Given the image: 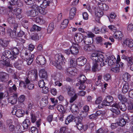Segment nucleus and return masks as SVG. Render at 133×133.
Returning a JSON list of instances; mask_svg holds the SVG:
<instances>
[{"instance_id":"680f3d73","label":"nucleus","mask_w":133,"mask_h":133,"mask_svg":"<svg viewBox=\"0 0 133 133\" xmlns=\"http://www.w3.org/2000/svg\"><path fill=\"white\" fill-rule=\"evenodd\" d=\"M57 109L61 112H64V107L62 105H59L57 106Z\"/></svg>"},{"instance_id":"f03ea898","label":"nucleus","mask_w":133,"mask_h":133,"mask_svg":"<svg viewBox=\"0 0 133 133\" xmlns=\"http://www.w3.org/2000/svg\"><path fill=\"white\" fill-rule=\"evenodd\" d=\"M55 61L53 63L59 69L62 68L65 63V59L63 56L61 54H57L55 56Z\"/></svg>"},{"instance_id":"13d9d810","label":"nucleus","mask_w":133,"mask_h":133,"mask_svg":"<svg viewBox=\"0 0 133 133\" xmlns=\"http://www.w3.org/2000/svg\"><path fill=\"white\" fill-rule=\"evenodd\" d=\"M37 117L35 115V114L32 113L31 115L30 120L32 123H34L37 120Z\"/></svg>"},{"instance_id":"4c0bfd02","label":"nucleus","mask_w":133,"mask_h":133,"mask_svg":"<svg viewBox=\"0 0 133 133\" xmlns=\"http://www.w3.org/2000/svg\"><path fill=\"white\" fill-rule=\"evenodd\" d=\"M9 41L5 39H0V45L3 47L5 48L7 46Z\"/></svg>"},{"instance_id":"2f4dec72","label":"nucleus","mask_w":133,"mask_h":133,"mask_svg":"<svg viewBox=\"0 0 133 133\" xmlns=\"http://www.w3.org/2000/svg\"><path fill=\"white\" fill-rule=\"evenodd\" d=\"M11 51L12 53V56L14 59H16L17 57V55L19 53V51L18 49L16 47H14L11 49Z\"/></svg>"},{"instance_id":"c756f323","label":"nucleus","mask_w":133,"mask_h":133,"mask_svg":"<svg viewBox=\"0 0 133 133\" xmlns=\"http://www.w3.org/2000/svg\"><path fill=\"white\" fill-rule=\"evenodd\" d=\"M84 49L85 51H90L94 50L95 46L93 44L86 45L84 46Z\"/></svg>"},{"instance_id":"e2e57ef3","label":"nucleus","mask_w":133,"mask_h":133,"mask_svg":"<svg viewBox=\"0 0 133 133\" xmlns=\"http://www.w3.org/2000/svg\"><path fill=\"white\" fill-rule=\"evenodd\" d=\"M17 89V88L16 85L14 84L11 87H10L9 89V91L10 93L13 92L14 91H16Z\"/></svg>"},{"instance_id":"4d7b16f0","label":"nucleus","mask_w":133,"mask_h":133,"mask_svg":"<svg viewBox=\"0 0 133 133\" xmlns=\"http://www.w3.org/2000/svg\"><path fill=\"white\" fill-rule=\"evenodd\" d=\"M36 22L41 24H43L45 23V21L42 18L39 17L36 18Z\"/></svg>"},{"instance_id":"aec40b11","label":"nucleus","mask_w":133,"mask_h":133,"mask_svg":"<svg viewBox=\"0 0 133 133\" xmlns=\"http://www.w3.org/2000/svg\"><path fill=\"white\" fill-rule=\"evenodd\" d=\"M87 60L85 58L83 57L78 58L77 59V64L80 66L84 65L86 62Z\"/></svg>"},{"instance_id":"c85d7f7f","label":"nucleus","mask_w":133,"mask_h":133,"mask_svg":"<svg viewBox=\"0 0 133 133\" xmlns=\"http://www.w3.org/2000/svg\"><path fill=\"white\" fill-rule=\"evenodd\" d=\"M120 60V56L118 55L117 57V72L119 71L120 69L119 68L122 67L123 65V63L122 62H119Z\"/></svg>"},{"instance_id":"69168bd1","label":"nucleus","mask_w":133,"mask_h":133,"mask_svg":"<svg viewBox=\"0 0 133 133\" xmlns=\"http://www.w3.org/2000/svg\"><path fill=\"white\" fill-rule=\"evenodd\" d=\"M50 3L49 1H47L46 0H45L43 2L41 5H42L43 8H45L48 6L49 5V4Z\"/></svg>"},{"instance_id":"4468645a","label":"nucleus","mask_w":133,"mask_h":133,"mask_svg":"<svg viewBox=\"0 0 133 133\" xmlns=\"http://www.w3.org/2000/svg\"><path fill=\"white\" fill-rule=\"evenodd\" d=\"M17 94L15 93L12 96L10 97L8 99V103L12 104H15L17 102Z\"/></svg>"},{"instance_id":"a878e982","label":"nucleus","mask_w":133,"mask_h":133,"mask_svg":"<svg viewBox=\"0 0 133 133\" xmlns=\"http://www.w3.org/2000/svg\"><path fill=\"white\" fill-rule=\"evenodd\" d=\"M25 81L26 82L27 88L29 90H31L34 88V84L31 83L32 81H29L28 79H25Z\"/></svg>"},{"instance_id":"39448f33","label":"nucleus","mask_w":133,"mask_h":133,"mask_svg":"<svg viewBox=\"0 0 133 133\" xmlns=\"http://www.w3.org/2000/svg\"><path fill=\"white\" fill-rule=\"evenodd\" d=\"M37 71L36 69L31 70L29 71L28 77L25 79H28L29 81H32L37 77Z\"/></svg>"},{"instance_id":"9d476101","label":"nucleus","mask_w":133,"mask_h":133,"mask_svg":"<svg viewBox=\"0 0 133 133\" xmlns=\"http://www.w3.org/2000/svg\"><path fill=\"white\" fill-rule=\"evenodd\" d=\"M113 101V98L111 96H107L106 97L104 100L103 101L104 105L108 106L110 105L111 103Z\"/></svg>"},{"instance_id":"0eeeda50","label":"nucleus","mask_w":133,"mask_h":133,"mask_svg":"<svg viewBox=\"0 0 133 133\" xmlns=\"http://www.w3.org/2000/svg\"><path fill=\"white\" fill-rule=\"evenodd\" d=\"M32 8L36 11H38L41 14L44 15L48 13L47 10L44 8H42L41 6H38L36 5H33Z\"/></svg>"},{"instance_id":"49530a36","label":"nucleus","mask_w":133,"mask_h":133,"mask_svg":"<svg viewBox=\"0 0 133 133\" xmlns=\"http://www.w3.org/2000/svg\"><path fill=\"white\" fill-rule=\"evenodd\" d=\"M112 108L110 109V110L113 112L114 114L113 115L114 117H116V104H114L112 105Z\"/></svg>"},{"instance_id":"a18cd8bd","label":"nucleus","mask_w":133,"mask_h":133,"mask_svg":"<svg viewBox=\"0 0 133 133\" xmlns=\"http://www.w3.org/2000/svg\"><path fill=\"white\" fill-rule=\"evenodd\" d=\"M84 111H83V116L85 117L88 115L87 112L89 110V107L87 105H85L83 107Z\"/></svg>"},{"instance_id":"473e14b6","label":"nucleus","mask_w":133,"mask_h":133,"mask_svg":"<svg viewBox=\"0 0 133 133\" xmlns=\"http://www.w3.org/2000/svg\"><path fill=\"white\" fill-rule=\"evenodd\" d=\"M39 75L42 78H46L47 77V72L44 69H41L39 72Z\"/></svg>"},{"instance_id":"6ab92c4d","label":"nucleus","mask_w":133,"mask_h":133,"mask_svg":"<svg viewBox=\"0 0 133 133\" xmlns=\"http://www.w3.org/2000/svg\"><path fill=\"white\" fill-rule=\"evenodd\" d=\"M9 78V75L5 72L0 73V81L4 82L7 81Z\"/></svg>"},{"instance_id":"c03bdc74","label":"nucleus","mask_w":133,"mask_h":133,"mask_svg":"<svg viewBox=\"0 0 133 133\" xmlns=\"http://www.w3.org/2000/svg\"><path fill=\"white\" fill-rule=\"evenodd\" d=\"M129 86L128 83H125L122 89V92L124 93L127 92L129 89Z\"/></svg>"},{"instance_id":"f257e3e1","label":"nucleus","mask_w":133,"mask_h":133,"mask_svg":"<svg viewBox=\"0 0 133 133\" xmlns=\"http://www.w3.org/2000/svg\"><path fill=\"white\" fill-rule=\"evenodd\" d=\"M8 8L10 10L8 13L7 21L9 24L13 27L14 31H15L18 27V24L15 21L14 15L12 12L13 8L12 6H9Z\"/></svg>"},{"instance_id":"ea45409f","label":"nucleus","mask_w":133,"mask_h":133,"mask_svg":"<svg viewBox=\"0 0 133 133\" xmlns=\"http://www.w3.org/2000/svg\"><path fill=\"white\" fill-rule=\"evenodd\" d=\"M70 109L72 113L76 114H77L78 110L77 106L76 104H73L71 107Z\"/></svg>"},{"instance_id":"cd10ccee","label":"nucleus","mask_w":133,"mask_h":133,"mask_svg":"<svg viewBox=\"0 0 133 133\" xmlns=\"http://www.w3.org/2000/svg\"><path fill=\"white\" fill-rule=\"evenodd\" d=\"M76 11V8L73 7L72 8L70 11L69 18L70 19H72L75 16Z\"/></svg>"},{"instance_id":"412c9836","label":"nucleus","mask_w":133,"mask_h":133,"mask_svg":"<svg viewBox=\"0 0 133 133\" xmlns=\"http://www.w3.org/2000/svg\"><path fill=\"white\" fill-rule=\"evenodd\" d=\"M13 10L17 18H19L21 17V14L22 12V10L21 8H16L14 9V10L13 9L12 10Z\"/></svg>"},{"instance_id":"58836bf2","label":"nucleus","mask_w":133,"mask_h":133,"mask_svg":"<svg viewBox=\"0 0 133 133\" xmlns=\"http://www.w3.org/2000/svg\"><path fill=\"white\" fill-rule=\"evenodd\" d=\"M131 77V76L129 74L126 72L123 74V79L124 82H127L129 81Z\"/></svg>"},{"instance_id":"338daca9","label":"nucleus","mask_w":133,"mask_h":133,"mask_svg":"<svg viewBox=\"0 0 133 133\" xmlns=\"http://www.w3.org/2000/svg\"><path fill=\"white\" fill-rule=\"evenodd\" d=\"M127 30L129 32L133 31V24H130L128 25L127 27Z\"/></svg>"},{"instance_id":"8fccbe9b","label":"nucleus","mask_w":133,"mask_h":133,"mask_svg":"<svg viewBox=\"0 0 133 133\" xmlns=\"http://www.w3.org/2000/svg\"><path fill=\"white\" fill-rule=\"evenodd\" d=\"M118 98L121 101L124 102H128V100L126 97L122 95H119L118 96Z\"/></svg>"},{"instance_id":"dca6fc26","label":"nucleus","mask_w":133,"mask_h":133,"mask_svg":"<svg viewBox=\"0 0 133 133\" xmlns=\"http://www.w3.org/2000/svg\"><path fill=\"white\" fill-rule=\"evenodd\" d=\"M66 89L67 94L70 96H71L75 93V91L74 88L70 86H66Z\"/></svg>"},{"instance_id":"3c124183","label":"nucleus","mask_w":133,"mask_h":133,"mask_svg":"<svg viewBox=\"0 0 133 133\" xmlns=\"http://www.w3.org/2000/svg\"><path fill=\"white\" fill-rule=\"evenodd\" d=\"M83 42L86 45L91 44V41L90 40V38L87 36L85 37Z\"/></svg>"},{"instance_id":"603ef678","label":"nucleus","mask_w":133,"mask_h":133,"mask_svg":"<svg viewBox=\"0 0 133 133\" xmlns=\"http://www.w3.org/2000/svg\"><path fill=\"white\" fill-rule=\"evenodd\" d=\"M123 35L121 31H117V39L119 41H121L122 39Z\"/></svg>"},{"instance_id":"f704fd0d","label":"nucleus","mask_w":133,"mask_h":133,"mask_svg":"<svg viewBox=\"0 0 133 133\" xmlns=\"http://www.w3.org/2000/svg\"><path fill=\"white\" fill-rule=\"evenodd\" d=\"M75 118L74 116L72 115H69L67 117L65 120V124L67 125L70 123L72 122Z\"/></svg>"},{"instance_id":"774afa93","label":"nucleus","mask_w":133,"mask_h":133,"mask_svg":"<svg viewBox=\"0 0 133 133\" xmlns=\"http://www.w3.org/2000/svg\"><path fill=\"white\" fill-rule=\"evenodd\" d=\"M108 31V29L105 27H103L101 29L100 32L102 34H105Z\"/></svg>"},{"instance_id":"79ce46f5","label":"nucleus","mask_w":133,"mask_h":133,"mask_svg":"<svg viewBox=\"0 0 133 133\" xmlns=\"http://www.w3.org/2000/svg\"><path fill=\"white\" fill-rule=\"evenodd\" d=\"M69 22L68 20L67 19L64 20L62 22L61 25V29H63L66 28Z\"/></svg>"},{"instance_id":"b1692460","label":"nucleus","mask_w":133,"mask_h":133,"mask_svg":"<svg viewBox=\"0 0 133 133\" xmlns=\"http://www.w3.org/2000/svg\"><path fill=\"white\" fill-rule=\"evenodd\" d=\"M48 97L47 96H43L40 102L41 105L42 107L45 106L48 103Z\"/></svg>"},{"instance_id":"5fc2aeb1","label":"nucleus","mask_w":133,"mask_h":133,"mask_svg":"<svg viewBox=\"0 0 133 133\" xmlns=\"http://www.w3.org/2000/svg\"><path fill=\"white\" fill-rule=\"evenodd\" d=\"M82 118L81 117H77L75 118V122L76 124L82 123Z\"/></svg>"},{"instance_id":"de8ad7c7","label":"nucleus","mask_w":133,"mask_h":133,"mask_svg":"<svg viewBox=\"0 0 133 133\" xmlns=\"http://www.w3.org/2000/svg\"><path fill=\"white\" fill-rule=\"evenodd\" d=\"M34 9V10L30 11L28 12L27 14L28 15L31 17H35L37 15V13L35 11L36 10H35Z\"/></svg>"},{"instance_id":"9b49d317","label":"nucleus","mask_w":133,"mask_h":133,"mask_svg":"<svg viewBox=\"0 0 133 133\" xmlns=\"http://www.w3.org/2000/svg\"><path fill=\"white\" fill-rule=\"evenodd\" d=\"M116 62V58L113 56L109 57L105 59V63H107L108 62V64L109 66H111L114 65V64H115Z\"/></svg>"},{"instance_id":"6e6552de","label":"nucleus","mask_w":133,"mask_h":133,"mask_svg":"<svg viewBox=\"0 0 133 133\" xmlns=\"http://www.w3.org/2000/svg\"><path fill=\"white\" fill-rule=\"evenodd\" d=\"M121 58L126 60L128 63V65L130 66V69L133 71V63L132 60L133 58L132 57H129L124 55H123L121 57Z\"/></svg>"},{"instance_id":"7ed1b4c3","label":"nucleus","mask_w":133,"mask_h":133,"mask_svg":"<svg viewBox=\"0 0 133 133\" xmlns=\"http://www.w3.org/2000/svg\"><path fill=\"white\" fill-rule=\"evenodd\" d=\"M1 58L3 60V65L6 66H8L9 65L8 63L7 62L8 59L10 60H14L12 54L10 51L8 50H5L3 52Z\"/></svg>"},{"instance_id":"052dcab7","label":"nucleus","mask_w":133,"mask_h":133,"mask_svg":"<svg viewBox=\"0 0 133 133\" xmlns=\"http://www.w3.org/2000/svg\"><path fill=\"white\" fill-rule=\"evenodd\" d=\"M96 40L98 43L101 45L103 44V39L100 36L97 37L96 38Z\"/></svg>"},{"instance_id":"bf43d9fd","label":"nucleus","mask_w":133,"mask_h":133,"mask_svg":"<svg viewBox=\"0 0 133 133\" xmlns=\"http://www.w3.org/2000/svg\"><path fill=\"white\" fill-rule=\"evenodd\" d=\"M70 64L72 66H75L77 64V60L75 58H72L70 60Z\"/></svg>"},{"instance_id":"1a4fd4ad","label":"nucleus","mask_w":133,"mask_h":133,"mask_svg":"<svg viewBox=\"0 0 133 133\" xmlns=\"http://www.w3.org/2000/svg\"><path fill=\"white\" fill-rule=\"evenodd\" d=\"M95 14L96 18H97V19L96 20L97 21H99L100 18L102 17L103 15V11L99 8L98 6L96 7L95 9Z\"/></svg>"},{"instance_id":"393cba45","label":"nucleus","mask_w":133,"mask_h":133,"mask_svg":"<svg viewBox=\"0 0 133 133\" xmlns=\"http://www.w3.org/2000/svg\"><path fill=\"white\" fill-rule=\"evenodd\" d=\"M103 100L102 98V97H99L97 98L95 101V103L97 104H99L98 106V108H101L103 107V104H101L102 101Z\"/></svg>"},{"instance_id":"ddd939ff","label":"nucleus","mask_w":133,"mask_h":133,"mask_svg":"<svg viewBox=\"0 0 133 133\" xmlns=\"http://www.w3.org/2000/svg\"><path fill=\"white\" fill-rule=\"evenodd\" d=\"M127 118L124 119L122 117V116L120 117L118 120L117 123L120 126L123 127L125 125L127 122H128L129 119L127 117H126Z\"/></svg>"},{"instance_id":"864d4df0","label":"nucleus","mask_w":133,"mask_h":133,"mask_svg":"<svg viewBox=\"0 0 133 133\" xmlns=\"http://www.w3.org/2000/svg\"><path fill=\"white\" fill-rule=\"evenodd\" d=\"M25 99V96L24 95H21L18 98V101L20 103L23 102Z\"/></svg>"},{"instance_id":"37998d69","label":"nucleus","mask_w":133,"mask_h":133,"mask_svg":"<svg viewBox=\"0 0 133 133\" xmlns=\"http://www.w3.org/2000/svg\"><path fill=\"white\" fill-rule=\"evenodd\" d=\"M99 63H93V65L92 66V71L95 72L98 71L99 70L98 68V65Z\"/></svg>"},{"instance_id":"f3484780","label":"nucleus","mask_w":133,"mask_h":133,"mask_svg":"<svg viewBox=\"0 0 133 133\" xmlns=\"http://www.w3.org/2000/svg\"><path fill=\"white\" fill-rule=\"evenodd\" d=\"M78 45V44H76L72 46L70 48V51L71 54L73 55H76L79 51Z\"/></svg>"},{"instance_id":"4be33fe9","label":"nucleus","mask_w":133,"mask_h":133,"mask_svg":"<svg viewBox=\"0 0 133 133\" xmlns=\"http://www.w3.org/2000/svg\"><path fill=\"white\" fill-rule=\"evenodd\" d=\"M72 66L71 67H69L67 70V72L68 74H69L72 75H74L77 72L76 69L74 67Z\"/></svg>"},{"instance_id":"e433bc0d","label":"nucleus","mask_w":133,"mask_h":133,"mask_svg":"<svg viewBox=\"0 0 133 133\" xmlns=\"http://www.w3.org/2000/svg\"><path fill=\"white\" fill-rule=\"evenodd\" d=\"M52 78L55 81H60L61 80V76L59 74H57L52 75Z\"/></svg>"},{"instance_id":"bb28decb","label":"nucleus","mask_w":133,"mask_h":133,"mask_svg":"<svg viewBox=\"0 0 133 133\" xmlns=\"http://www.w3.org/2000/svg\"><path fill=\"white\" fill-rule=\"evenodd\" d=\"M78 83H76V85L78 86L79 84H83L86 80V78L83 75H81L78 78Z\"/></svg>"},{"instance_id":"0e129e2a","label":"nucleus","mask_w":133,"mask_h":133,"mask_svg":"<svg viewBox=\"0 0 133 133\" xmlns=\"http://www.w3.org/2000/svg\"><path fill=\"white\" fill-rule=\"evenodd\" d=\"M38 85L40 88H43L45 86V82L42 79L39 81Z\"/></svg>"},{"instance_id":"5701e85b","label":"nucleus","mask_w":133,"mask_h":133,"mask_svg":"<svg viewBox=\"0 0 133 133\" xmlns=\"http://www.w3.org/2000/svg\"><path fill=\"white\" fill-rule=\"evenodd\" d=\"M23 63V60H19L15 63L14 66L16 68L19 70H21L22 69Z\"/></svg>"},{"instance_id":"2eb2a0df","label":"nucleus","mask_w":133,"mask_h":133,"mask_svg":"<svg viewBox=\"0 0 133 133\" xmlns=\"http://www.w3.org/2000/svg\"><path fill=\"white\" fill-rule=\"evenodd\" d=\"M36 61L38 64L43 65L46 63L45 58L42 55H39L38 56L36 59Z\"/></svg>"},{"instance_id":"a19ab883","label":"nucleus","mask_w":133,"mask_h":133,"mask_svg":"<svg viewBox=\"0 0 133 133\" xmlns=\"http://www.w3.org/2000/svg\"><path fill=\"white\" fill-rule=\"evenodd\" d=\"M54 28V24L53 23H50L47 28V32L48 33H50L53 30Z\"/></svg>"},{"instance_id":"f8f14e48","label":"nucleus","mask_w":133,"mask_h":133,"mask_svg":"<svg viewBox=\"0 0 133 133\" xmlns=\"http://www.w3.org/2000/svg\"><path fill=\"white\" fill-rule=\"evenodd\" d=\"M124 47H129L131 48L133 47V40L132 39H127L123 42L122 44Z\"/></svg>"},{"instance_id":"423d86ee","label":"nucleus","mask_w":133,"mask_h":133,"mask_svg":"<svg viewBox=\"0 0 133 133\" xmlns=\"http://www.w3.org/2000/svg\"><path fill=\"white\" fill-rule=\"evenodd\" d=\"M30 55V52H28L26 51L25 53V58L24 59L26 61L28 65H30L33 62V58L34 57V55L31 54Z\"/></svg>"},{"instance_id":"72a5a7b5","label":"nucleus","mask_w":133,"mask_h":133,"mask_svg":"<svg viewBox=\"0 0 133 133\" xmlns=\"http://www.w3.org/2000/svg\"><path fill=\"white\" fill-rule=\"evenodd\" d=\"M29 120L26 119L22 123V125L23 128L25 129H27L30 124Z\"/></svg>"},{"instance_id":"6e6d98bb","label":"nucleus","mask_w":133,"mask_h":133,"mask_svg":"<svg viewBox=\"0 0 133 133\" xmlns=\"http://www.w3.org/2000/svg\"><path fill=\"white\" fill-rule=\"evenodd\" d=\"M41 29V28L36 25H34L30 29L31 31H39Z\"/></svg>"},{"instance_id":"20e7f679","label":"nucleus","mask_w":133,"mask_h":133,"mask_svg":"<svg viewBox=\"0 0 133 133\" xmlns=\"http://www.w3.org/2000/svg\"><path fill=\"white\" fill-rule=\"evenodd\" d=\"M91 58L93 61V63H99L104 61L103 55L100 54L96 53L92 54L91 56Z\"/></svg>"},{"instance_id":"c9c22d12","label":"nucleus","mask_w":133,"mask_h":133,"mask_svg":"<svg viewBox=\"0 0 133 133\" xmlns=\"http://www.w3.org/2000/svg\"><path fill=\"white\" fill-rule=\"evenodd\" d=\"M117 109H119L122 111H124L126 110L127 108L124 104L120 102L118 103V105L117 104Z\"/></svg>"},{"instance_id":"7c9ffc66","label":"nucleus","mask_w":133,"mask_h":133,"mask_svg":"<svg viewBox=\"0 0 133 133\" xmlns=\"http://www.w3.org/2000/svg\"><path fill=\"white\" fill-rule=\"evenodd\" d=\"M98 6L102 11H107L109 9V7L107 5L101 3L98 4Z\"/></svg>"},{"instance_id":"a211bd4d","label":"nucleus","mask_w":133,"mask_h":133,"mask_svg":"<svg viewBox=\"0 0 133 133\" xmlns=\"http://www.w3.org/2000/svg\"><path fill=\"white\" fill-rule=\"evenodd\" d=\"M74 39L77 43L81 42L83 39V36L82 34L78 33L75 35Z\"/></svg>"},{"instance_id":"09e8293b","label":"nucleus","mask_w":133,"mask_h":133,"mask_svg":"<svg viewBox=\"0 0 133 133\" xmlns=\"http://www.w3.org/2000/svg\"><path fill=\"white\" fill-rule=\"evenodd\" d=\"M24 111L22 110L19 109L16 111V116L18 117H20L23 116Z\"/></svg>"}]
</instances>
